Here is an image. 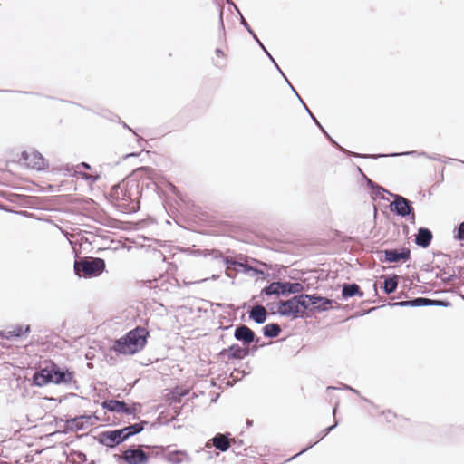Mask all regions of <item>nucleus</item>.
I'll return each mask as SVG.
<instances>
[{"instance_id":"8fccbe9b","label":"nucleus","mask_w":464,"mask_h":464,"mask_svg":"<svg viewBox=\"0 0 464 464\" xmlns=\"http://www.w3.org/2000/svg\"><path fill=\"white\" fill-rule=\"evenodd\" d=\"M267 307H268L271 314H277L276 303H269V304H267Z\"/></svg>"},{"instance_id":"052dcab7","label":"nucleus","mask_w":464,"mask_h":464,"mask_svg":"<svg viewBox=\"0 0 464 464\" xmlns=\"http://www.w3.org/2000/svg\"><path fill=\"white\" fill-rule=\"evenodd\" d=\"M456 270L458 272V276H464V267L463 266H457Z\"/></svg>"},{"instance_id":"a211bd4d","label":"nucleus","mask_w":464,"mask_h":464,"mask_svg":"<svg viewBox=\"0 0 464 464\" xmlns=\"http://www.w3.org/2000/svg\"><path fill=\"white\" fill-rule=\"evenodd\" d=\"M433 234L431 230L428 227H421L417 230L414 243L421 248H427L431 244Z\"/></svg>"},{"instance_id":"e433bc0d","label":"nucleus","mask_w":464,"mask_h":464,"mask_svg":"<svg viewBox=\"0 0 464 464\" xmlns=\"http://www.w3.org/2000/svg\"><path fill=\"white\" fill-rule=\"evenodd\" d=\"M425 304L424 306H441V307H449L451 305V303L448 300H440V299H430L424 297Z\"/></svg>"},{"instance_id":"a19ab883","label":"nucleus","mask_w":464,"mask_h":464,"mask_svg":"<svg viewBox=\"0 0 464 464\" xmlns=\"http://www.w3.org/2000/svg\"><path fill=\"white\" fill-rule=\"evenodd\" d=\"M243 440H234L232 442L233 445V451L236 454H241V448L243 447Z\"/></svg>"},{"instance_id":"e2e57ef3","label":"nucleus","mask_w":464,"mask_h":464,"mask_svg":"<svg viewBox=\"0 0 464 464\" xmlns=\"http://www.w3.org/2000/svg\"><path fill=\"white\" fill-rule=\"evenodd\" d=\"M433 269L440 270V272H441V273H446L445 268H441L440 265H436V266H432V270Z\"/></svg>"},{"instance_id":"6e6552de","label":"nucleus","mask_w":464,"mask_h":464,"mask_svg":"<svg viewBox=\"0 0 464 464\" xmlns=\"http://www.w3.org/2000/svg\"><path fill=\"white\" fill-rule=\"evenodd\" d=\"M308 314L327 312L331 309H339L340 304L336 301L322 296L318 294H308Z\"/></svg>"},{"instance_id":"f257e3e1","label":"nucleus","mask_w":464,"mask_h":464,"mask_svg":"<svg viewBox=\"0 0 464 464\" xmlns=\"http://www.w3.org/2000/svg\"><path fill=\"white\" fill-rule=\"evenodd\" d=\"M143 187V180L140 183L135 179H128L113 185L110 191V197L123 213H136L140 208V199Z\"/></svg>"},{"instance_id":"603ef678","label":"nucleus","mask_w":464,"mask_h":464,"mask_svg":"<svg viewBox=\"0 0 464 464\" xmlns=\"http://www.w3.org/2000/svg\"><path fill=\"white\" fill-rule=\"evenodd\" d=\"M343 388H344L345 390H347V391L352 392L353 393H354V394H356V395H358V396H360V395H361V394H360V392H359L358 390H356V389L353 388V387H352V386H350V385L345 384V385L343 386Z\"/></svg>"},{"instance_id":"3c124183","label":"nucleus","mask_w":464,"mask_h":464,"mask_svg":"<svg viewBox=\"0 0 464 464\" xmlns=\"http://www.w3.org/2000/svg\"><path fill=\"white\" fill-rule=\"evenodd\" d=\"M219 30L220 31H225V25H224V22H223V10L221 9L220 12H219Z\"/></svg>"},{"instance_id":"0eeeda50","label":"nucleus","mask_w":464,"mask_h":464,"mask_svg":"<svg viewBox=\"0 0 464 464\" xmlns=\"http://www.w3.org/2000/svg\"><path fill=\"white\" fill-rule=\"evenodd\" d=\"M393 201L389 205V209L394 215L401 218H408L411 223L415 222V211L413 202L399 194H391Z\"/></svg>"},{"instance_id":"a18cd8bd","label":"nucleus","mask_w":464,"mask_h":464,"mask_svg":"<svg viewBox=\"0 0 464 464\" xmlns=\"http://www.w3.org/2000/svg\"><path fill=\"white\" fill-rule=\"evenodd\" d=\"M459 277V276L455 273L451 274V275H449L448 276L444 277V278H441V281L442 283L444 284H449L452 281H454L455 279H457Z\"/></svg>"},{"instance_id":"4c0bfd02","label":"nucleus","mask_w":464,"mask_h":464,"mask_svg":"<svg viewBox=\"0 0 464 464\" xmlns=\"http://www.w3.org/2000/svg\"><path fill=\"white\" fill-rule=\"evenodd\" d=\"M73 176L81 178L82 179H84L86 181H90L91 183H94L100 179L99 174L91 175V174H87V173H84L82 171H75Z\"/></svg>"},{"instance_id":"f704fd0d","label":"nucleus","mask_w":464,"mask_h":464,"mask_svg":"<svg viewBox=\"0 0 464 464\" xmlns=\"http://www.w3.org/2000/svg\"><path fill=\"white\" fill-rule=\"evenodd\" d=\"M175 413H176V416L172 417L171 419H165L164 412L160 413V415L156 419L155 422H153L151 424V427L155 429V428L160 427L161 425L169 424L172 420H176L177 416L180 413V409H176L175 410Z\"/></svg>"},{"instance_id":"bb28decb","label":"nucleus","mask_w":464,"mask_h":464,"mask_svg":"<svg viewBox=\"0 0 464 464\" xmlns=\"http://www.w3.org/2000/svg\"><path fill=\"white\" fill-rule=\"evenodd\" d=\"M281 332H282V328L276 323L267 324L262 328L263 335L266 338H269V339L278 337L280 335Z\"/></svg>"},{"instance_id":"58836bf2","label":"nucleus","mask_w":464,"mask_h":464,"mask_svg":"<svg viewBox=\"0 0 464 464\" xmlns=\"http://www.w3.org/2000/svg\"><path fill=\"white\" fill-rule=\"evenodd\" d=\"M455 230L456 234L454 235V238L459 241H464V221L460 222Z\"/></svg>"},{"instance_id":"5701e85b","label":"nucleus","mask_w":464,"mask_h":464,"mask_svg":"<svg viewBox=\"0 0 464 464\" xmlns=\"http://www.w3.org/2000/svg\"><path fill=\"white\" fill-rule=\"evenodd\" d=\"M249 318L257 324H264L267 319V312L261 304L254 305L248 312Z\"/></svg>"},{"instance_id":"cd10ccee","label":"nucleus","mask_w":464,"mask_h":464,"mask_svg":"<svg viewBox=\"0 0 464 464\" xmlns=\"http://www.w3.org/2000/svg\"><path fill=\"white\" fill-rule=\"evenodd\" d=\"M186 251H189L195 256L211 257L213 260L221 256V251L218 249H187Z\"/></svg>"},{"instance_id":"6e6d98bb","label":"nucleus","mask_w":464,"mask_h":464,"mask_svg":"<svg viewBox=\"0 0 464 464\" xmlns=\"http://www.w3.org/2000/svg\"><path fill=\"white\" fill-rule=\"evenodd\" d=\"M77 168H82L87 170H90L92 169L91 165L87 162H82V163L78 164Z\"/></svg>"},{"instance_id":"49530a36","label":"nucleus","mask_w":464,"mask_h":464,"mask_svg":"<svg viewBox=\"0 0 464 464\" xmlns=\"http://www.w3.org/2000/svg\"><path fill=\"white\" fill-rule=\"evenodd\" d=\"M111 121H117L121 122L125 129L129 130L133 134L137 135L135 133V131L127 123H125L123 121L122 122L121 121V118L118 115H114V117L111 119Z\"/></svg>"},{"instance_id":"39448f33","label":"nucleus","mask_w":464,"mask_h":464,"mask_svg":"<svg viewBox=\"0 0 464 464\" xmlns=\"http://www.w3.org/2000/svg\"><path fill=\"white\" fill-rule=\"evenodd\" d=\"M106 264L101 257L84 256L74 261V273L79 277L92 278L99 276L105 270Z\"/></svg>"},{"instance_id":"c03bdc74","label":"nucleus","mask_w":464,"mask_h":464,"mask_svg":"<svg viewBox=\"0 0 464 464\" xmlns=\"http://www.w3.org/2000/svg\"><path fill=\"white\" fill-rule=\"evenodd\" d=\"M252 267V266L245 263H242V266H238V268L240 269L239 272L248 276L251 275Z\"/></svg>"},{"instance_id":"13d9d810","label":"nucleus","mask_w":464,"mask_h":464,"mask_svg":"<svg viewBox=\"0 0 464 464\" xmlns=\"http://www.w3.org/2000/svg\"><path fill=\"white\" fill-rule=\"evenodd\" d=\"M139 155H140V153H139V152L127 153V154H125L124 156H122V159H123V160H126V159H128V158H130V157H137V156H139Z\"/></svg>"},{"instance_id":"c9c22d12","label":"nucleus","mask_w":464,"mask_h":464,"mask_svg":"<svg viewBox=\"0 0 464 464\" xmlns=\"http://www.w3.org/2000/svg\"><path fill=\"white\" fill-rule=\"evenodd\" d=\"M13 335L14 339L21 338L24 335H27L31 333V326L29 324L22 325V324H16L12 329Z\"/></svg>"},{"instance_id":"1a4fd4ad","label":"nucleus","mask_w":464,"mask_h":464,"mask_svg":"<svg viewBox=\"0 0 464 464\" xmlns=\"http://www.w3.org/2000/svg\"><path fill=\"white\" fill-rule=\"evenodd\" d=\"M378 259L382 263H405L411 260V250L408 247L389 248L378 252Z\"/></svg>"},{"instance_id":"338daca9","label":"nucleus","mask_w":464,"mask_h":464,"mask_svg":"<svg viewBox=\"0 0 464 464\" xmlns=\"http://www.w3.org/2000/svg\"><path fill=\"white\" fill-rule=\"evenodd\" d=\"M276 266H278V270H277V272H278V273H281V272H282V270H284L285 272L286 271V267H285V266H278V265H276Z\"/></svg>"},{"instance_id":"f3484780","label":"nucleus","mask_w":464,"mask_h":464,"mask_svg":"<svg viewBox=\"0 0 464 464\" xmlns=\"http://www.w3.org/2000/svg\"><path fill=\"white\" fill-rule=\"evenodd\" d=\"M148 423L149 422L147 420H140V422L130 424L118 430L123 441H126L130 437L140 434L141 431H143Z\"/></svg>"},{"instance_id":"6ab92c4d","label":"nucleus","mask_w":464,"mask_h":464,"mask_svg":"<svg viewBox=\"0 0 464 464\" xmlns=\"http://www.w3.org/2000/svg\"><path fill=\"white\" fill-rule=\"evenodd\" d=\"M353 296L363 297L364 293L356 283H343L341 289V299L348 300Z\"/></svg>"},{"instance_id":"dca6fc26","label":"nucleus","mask_w":464,"mask_h":464,"mask_svg":"<svg viewBox=\"0 0 464 464\" xmlns=\"http://www.w3.org/2000/svg\"><path fill=\"white\" fill-rule=\"evenodd\" d=\"M234 338L245 345H248L252 343H259L261 340L260 337H257L255 334V332L252 329L243 324L236 326L234 331Z\"/></svg>"},{"instance_id":"4d7b16f0","label":"nucleus","mask_w":464,"mask_h":464,"mask_svg":"<svg viewBox=\"0 0 464 464\" xmlns=\"http://www.w3.org/2000/svg\"><path fill=\"white\" fill-rule=\"evenodd\" d=\"M227 3L228 5H233V6L235 7L236 11H237V14L240 15V18H241V17H244V16L241 14V12H240V10L238 9V7H237V6L233 3V1H232V0H227Z\"/></svg>"},{"instance_id":"a878e982","label":"nucleus","mask_w":464,"mask_h":464,"mask_svg":"<svg viewBox=\"0 0 464 464\" xmlns=\"http://www.w3.org/2000/svg\"><path fill=\"white\" fill-rule=\"evenodd\" d=\"M424 297H414L406 301L390 303L391 307H423L425 304Z\"/></svg>"},{"instance_id":"c756f323","label":"nucleus","mask_w":464,"mask_h":464,"mask_svg":"<svg viewBox=\"0 0 464 464\" xmlns=\"http://www.w3.org/2000/svg\"><path fill=\"white\" fill-rule=\"evenodd\" d=\"M241 346L237 343L231 344L228 348L221 350L218 353L219 356L227 355L228 359L240 360Z\"/></svg>"},{"instance_id":"f8f14e48","label":"nucleus","mask_w":464,"mask_h":464,"mask_svg":"<svg viewBox=\"0 0 464 464\" xmlns=\"http://www.w3.org/2000/svg\"><path fill=\"white\" fill-rule=\"evenodd\" d=\"M102 407L104 410H107L110 412H117V413H125L127 415H134L137 411L136 406L139 403H134L131 406H129L124 401L115 400V399H108L104 400L102 402Z\"/></svg>"},{"instance_id":"864d4df0","label":"nucleus","mask_w":464,"mask_h":464,"mask_svg":"<svg viewBox=\"0 0 464 464\" xmlns=\"http://www.w3.org/2000/svg\"><path fill=\"white\" fill-rule=\"evenodd\" d=\"M237 273L234 269H226V276L230 278H235Z\"/></svg>"},{"instance_id":"9d476101","label":"nucleus","mask_w":464,"mask_h":464,"mask_svg":"<svg viewBox=\"0 0 464 464\" xmlns=\"http://www.w3.org/2000/svg\"><path fill=\"white\" fill-rule=\"evenodd\" d=\"M149 448L147 445H130L123 453L122 459L127 464H147L149 462V455L142 448Z\"/></svg>"},{"instance_id":"423d86ee","label":"nucleus","mask_w":464,"mask_h":464,"mask_svg":"<svg viewBox=\"0 0 464 464\" xmlns=\"http://www.w3.org/2000/svg\"><path fill=\"white\" fill-rule=\"evenodd\" d=\"M291 91L295 94V96L297 97V99L299 100L300 103L302 104V106L304 107V109L305 110V111L307 112V114L310 116V118L312 119V121L314 122V124L320 129V130L322 131V133L324 135V137L329 140V142L334 147L336 148L339 151L343 152V154L347 155V156H351V157H354V158H362V159H366V158H370L372 157V155H367V154H361V153H358V152H353V151H350L348 150L347 149L342 147L327 131L323 127V125L320 123V121L316 119V117L314 115V113L311 111V110L308 108V106L306 105V103L304 102V100L302 99V97L299 95V93L297 92V91L295 90V88L294 86H291Z\"/></svg>"},{"instance_id":"b1692460","label":"nucleus","mask_w":464,"mask_h":464,"mask_svg":"<svg viewBox=\"0 0 464 464\" xmlns=\"http://www.w3.org/2000/svg\"><path fill=\"white\" fill-rule=\"evenodd\" d=\"M339 422L335 420H334V423L331 426H328L326 427L325 429H324L320 434H319V439L318 440L314 441V442H311L308 446H306L304 449H303L301 451H299L298 453H296L295 456H293L292 458H290L288 460H291L302 454H304V452H306L307 450H309L310 449H312L314 445H316L318 443V441L322 440L324 437H326L333 430H334L337 426H338Z\"/></svg>"},{"instance_id":"7ed1b4c3","label":"nucleus","mask_w":464,"mask_h":464,"mask_svg":"<svg viewBox=\"0 0 464 464\" xmlns=\"http://www.w3.org/2000/svg\"><path fill=\"white\" fill-rule=\"evenodd\" d=\"M150 333L142 326H136L121 338L114 340L111 351L117 354L133 355L146 345Z\"/></svg>"},{"instance_id":"774afa93","label":"nucleus","mask_w":464,"mask_h":464,"mask_svg":"<svg viewBox=\"0 0 464 464\" xmlns=\"http://www.w3.org/2000/svg\"><path fill=\"white\" fill-rule=\"evenodd\" d=\"M362 400L363 401H365V402H367V403L371 404V405H374V404H373V402H372L371 400H369V399H367V398H365V397H362Z\"/></svg>"},{"instance_id":"2eb2a0df","label":"nucleus","mask_w":464,"mask_h":464,"mask_svg":"<svg viewBox=\"0 0 464 464\" xmlns=\"http://www.w3.org/2000/svg\"><path fill=\"white\" fill-rule=\"evenodd\" d=\"M92 415H78L74 418H70L67 420L60 419L59 421L64 422V430L62 431L63 433L66 434L69 431H79L84 430L89 420L92 419Z\"/></svg>"},{"instance_id":"ea45409f","label":"nucleus","mask_w":464,"mask_h":464,"mask_svg":"<svg viewBox=\"0 0 464 464\" xmlns=\"http://www.w3.org/2000/svg\"><path fill=\"white\" fill-rule=\"evenodd\" d=\"M72 455L74 456L80 463H85L88 460L87 455L82 451L74 450L72 451Z\"/></svg>"},{"instance_id":"412c9836","label":"nucleus","mask_w":464,"mask_h":464,"mask_svg":"<svg viewBox=\"0 0 464 464\" xmlns=\"http://www.w3.org/2000/svg\"><path fill=\"white\" fill-rule=\"evenodd\" d=\"M366 186L371 189V198L373 200H376L377 198L382 199V200H388V198H385L384 194H389L390 196L392 194L385 188H383L382 186L374 182L371 179H366Z\"/></svg>"},{"instance_id":"de8ad7c7","label":"nucleus","mask_w":464,"mask_h":464,"mask_svg":"<svg viewBox=\"0 0 464 464\" xmlns=\"http://www.w3.org/2000/svg\"><path fill=\"white\" fill-rule=\"evenodd\" d=\"M250 355V349L249 347H241L240 351V360L244 359L246 356Z\"/></svg>"},{"instance_id":"c85d7f7f","label":"nucleus","mask_w":464,"mask_h":464,"mask_svg":"<svg viewBox=\"0 0 464 464\" xmlns=\"http://www.w3.org/2000/svg\"><path fill=\"white\" fill-rule=\"evenodd\" d=\"M281 281H274L267 285H266L260 292V295H276L280 296L281 295Z\"/></svg>"},{"instance_id":"ddd939ff","label":"nucleus","mask_w":464,"mask_h":464,"mask_svg":"<svg viewBox=\"0 0 464 464\" xmlns=\"http://www.w3.org/2000/svg\"><path fill=\"white\" fill-rule=\"evenodd\" d=\"M94 440L109 449H115L124 442L118 429L102 431L94 436Z\"/></svg>"},{"instance_id":"aec40b11","label":"nucleus","mask_w":464,"mask_h":464,"mask_svg":"<svg viewBox=\"0 0 464 464\" xmlns=\"http://www.w3.org/2000/svg\"><path fill=\"white\" fill-rule=\"evenodd\" d=\"M281 295L282 296H288L290 295H300L304 294V287L303 284L299 282H289V281H281Z\"/></svg>"},{"instance_id":"4be33fe9","label":"nucleus","mask_w":464,"mask_h":464,"mask_svg":"<svg viewBox=\"0 0 464 464\" xmlns=\"http://www.w3.org/2000/svg\"><path fill=\"white\" fill-rule=\"evenodd\" d=\"M230 433H217L212 439L213 446L220 452H226L229 450L231 443L229 440Z\"/></svg>"},{"instance_id":"bf43d9fd","label":"nucleus","mask_w":464,"mask_h":464,"mask_svg":"<svg viewBox=\"0 0 464 464\" xmlns=\"http://www.w3.org/2000/svg\"><path fill=\"white\" fill-rule=\"evenodd\" d=\"M425 157L430 159V160H440V156L439 154H434V155H426Z\"/></svg>"},{"instance_id":"0e129e2a","label":"nucleus","mask_w":464,"mask_h":464,"mask_svg":"<svg viewBox=\"0 0 464 464\" xmlns=\"http://www.w3.org/2000/svg\"><path fill=\"white\" fill-rule=\"evenodd\" d=\"M216 54L218 55V56H223L224 55V52L222 51V49L220 48H217L216 51H215Z\"/></svg>"},{"instance_id":"2f4dec72","label":"nucleus","mask_w":464,"mask_h":464,"mask_svg":"<svg viewBox=\"0 0 464 464\" xmlns=\"http://www.w3.org/2000/svg\"><path fill=\"white\" fill-rule=\"evenodd\" d=\"M217 260H220L227 267V269H234L235 272H239L240 269L238 266H242V262L235 260L229 256H224L221 253V256H219Z\"/></svg>"},{"instance_id":"4468645a","label":"nucleus","mask_w":464,"mask_h":464,"mask_svg":"<svg viewBox=\"0 0 464 464\" xmlns=\"http://www.w3.org/2000/svg\"><path fill=\"white\" fill-rule=\"evenodd\" d=\"M240 24L243 25L246 29V31L249 33V34L252 36V38L256 41V43L258 44V46L266 53L267 58H269V60L274 64V66L276 68V70L278 71L280 75L285 79V81L286 82L288 86L291 88V86H293L292 83L289 82V80L286 77V75L284 73V72L281 70V68L277 64L276 61L274 59V57L271 55V53L266 48V46L263 44V43L259 40V38L257 37L256 33L253 31V29L251 28V26L249 25V24L247 23V21L244 17H241Z\"/></svg>"},{"instance_id":"69168bd1","label":"nucleus","mask_w":464,"mask_h":464,"mask_svg":"<svg viewBox=\"0 0 464 464\" xmlns=\"http://www.w3.org/2000/svg\"><path fill=\"white\" fill-rule=\"evenodd\" d=\"M172 191L177 195L179 196V198L183 200V198H181V196L179 195V190L176 187L172 186Z\"/></svg>"},{"instance_id":"09e8293b","label":"nucleus","mask_w":464,"mask_h":464,"mask_svg":"<svg viewBox=\"0 0 464 464\" xmlns=\"http://www.w3.org/2000/svg\"><path fill=\"white\" fill-rule=\"evenodd\" d=\"M382 414L385 417L386 420L387 421H392V417H395L396 415L394 413H392V411L388 410V411H384L382 412Z\"/></svg>"},{"instance_id":"72a5a7b5","label":"nucleus","mask_w":464,"mask_h":464,"mask_svg":"<svg viewBox=\"0 0 464 464\" xmlns=\"http://www.w3.org/2000/svg\"><path fill=\"white\" fill-rule=\"evenodd\" d=\"M183 456H187L185 451L175 450L168 453L165 457L166 460L171 464H180L183 462Z\"/></svg>"},{"instance_id":"473e14b6","label":"nucleus","mask_w":464,"mask_h":464,"mask_svg":"<svg viewBox=\"0 0 464 464\" xmlns=\"http://www.w3.org/2000/svg\"><path fill=\"white\" fill-rule=\"evenodd\" d=\"M372 156L370 157L369 159H378V158H382V157H398V156H408V155H411V156H426L427 153L422 151V152H419L417 150H411V151H405V152H392V153H390V154H372Z\"/></svg>"},{"instance_id":"f03ea898","label":"nucleus","mask_w":464,"mask_h":464,"mask_svg":"<svg viewBox=\"0 0 464 464\" xmlns=\"http://www.w3.org/2000/svg\"><path fill=\"white\" fill-rule=\"evenodd\" d=\"M75 372L72 370L60 366L53 361H49L44 366L36 370L32 377V384L36 387H44L53 383L55 385H68L73 383L74 388H79L74 380Z\"/></svg>"},{"instance_id":"5fc2aeb1","label":"nucleus","mask_w":464,"mask_h":464,"mask_svg":"<svg viewBox=\"0 0 464 464\" xmlns=\"http://www.w3.org/2000/svg\"><path fill=\"white\" fill-rule=\"evenodd\" d=\"M357 171L361 175V177L363 179V181L366 183V179H370V178L367 177V175L362 171V169L360 167H357Z\"/></svg>"},{"instance_id":"7c9ffc66","label":"nucleus","mask_w":464,"mask_h":464,"mask_svg":"<svg viewBox=\"0 0 464 464\" xmlns=\"http://www.w3.org/2000/svg\"><path fill=\"white\" fill-rule=\"evenodd\" d=\"M188 390L181 387H175L173 388L169 394V400H170L172 402L179 403L181 401V399L188 394Z\"/></svg>"},{"instance_id":"393cba45","label":"nucleus","mask_w":464,"mask_h":464,"mask_svg":"<svg viewBox=\"0 0 464 464\" xmlns=\"http://www.w3.org/2000/svg\"><path fill=\"white\" fill-rule=\"evenodd\" d=\"M399 276L395 274L389 275L384 278L382 290L386 295L394 293L398 287Z\"/></svg>"},{"instance_id":"9b49d317","label":"nucleus","mask_w":464,"mask_h":464,"mask_svg":"<svg viewBox=\"0 0 464 464\" xmlns=\"http://www.w3.org/2000/svg\"><path fill=\"white\" fill-rule=\"evenodd\" d=\"M19 162L22 165L26 166L29 169L35 170H44L48 168V164L45 161L44 156L37 150L28 152L26 150L21 153Z\"/></svg>"},{"instance_id":"680f3d73","label":"nucleus","mask_w":464,"mask_h":464,"mask_svg":"<svg viewBox=\"0 0 464 464\" xmlns=\"http://www.w3.org/2000/svg\"><path fill=\"white\" fill-rule=\"evenodd\" d=\"M258 343H255L254 346H252L250 349V355H254V353L257 351L258 349Z\"/></svg>"},{"instance_id":"79ce46f5","label":"nucleus","mask_w":464,"mask_h":464,"mask_svg":"<svg viewBox=\"0 0 464 464\" xmlns=\"http://www.w3.org/2000/svg\"><path fill=\"white\" fill-rule=\"evenodd\" d=\"M251 276H262V278L263 279H268V277L270 276L269 274H265L261 269L257 268V267H252V271H251Z\"/></svg>"},{"instance_id":"20e7f679","label":"nucleus","mask_w":464,"mask_h":464,"mask_svg":"<svg viewBox=\"0 0 464 464\" xmlns=\"http://www.w3.org/2000/svg\"><path fill=\"white\" fill-rule=\"evenodd\" d=\"M308 294L294 295L287 300L276 303V312L282 317L303 319L308 317Z\"/></svg>"},{"instance_id":"37998d69","label":"nucleus","mask_w":464,"mask_h":464,"mask_svg":"<svg viewBox=\"0 0 464 464\" xmlns=\"http://www.w3.org/2000/svg\"><path fill=\"white\" fill-rule=\"evenodd\" d=\"M0 338L6 339V340L14 339L12 330H1L0 331Z\"/></svg>"}]
</instances>
